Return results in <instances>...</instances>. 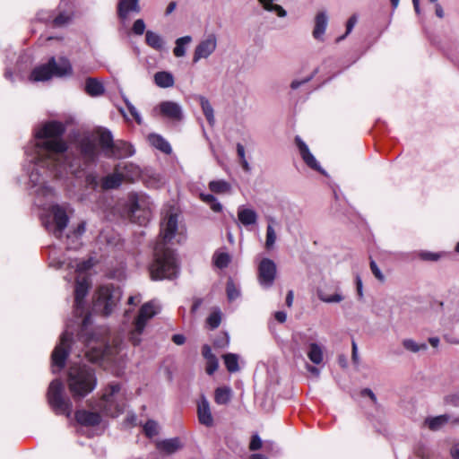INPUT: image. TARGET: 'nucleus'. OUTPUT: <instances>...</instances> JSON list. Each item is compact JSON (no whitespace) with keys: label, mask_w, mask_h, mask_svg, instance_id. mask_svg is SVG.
Returning a JSON list of instances; mask_svg holds the SVG:
<instances>
[{"label":"nucleus","mask_w":459,"mask_h":459,"mask_svg":"<svg viewBox=\"0 0 459 459\" xmlns=\"http://www.w3.org/2000/svg\"><path fill=\"white\" fill-rule=\"evenodd\" d=\"M121 298V291L112 285L101 286L99 288L94 307L100 310L105 316H108Z\"/></svg>","instance_id":"nucleus-10"},{"label":"nucleus","mask_w":459,"mask_h":459,"mask_svg":"<svg viewBox=\"0 0 459 459\" xmlns=\"http://www.w3.org/2000/svg\"><path fill=\"white\" fill-rule=\"evenodd\" d=\"M160 310L159 304L155 300L144 303L139 311V315L134 322V329L130 332L129 339L134 345H138L141 342L140 335L143 333L147 322L157 315Z\"/></svg>","instance_id":"nucleus-7"},{"label":"nucleus","mask_w":459,"mask_h":459,"mask_svg":"<svg viewBox=\"0 0 459 459\" xmlns=\"http://www.w3.org/2000/svg\"><path fill=\"white\" fill-rule=\"evenodd\" d=\"M403 346L405 350L412 352L418 353L420 351H425L428 350V345L425 342L418 343L412 339H404L403 341Z\"/></svg>","instance_id":"nucleus-40"},{"label":"nucleus","mask_w":459,"mask_h":459,"mask_svg":"<svg viewBox=\"0 0 459 459\" xmlns=\"http://www.w3.org/2000/svg\"><path fill=\"white\" fill-rule=\"evenodd\" d=\"M316 71H315L311 75L302 79V80H293L290 83V88L292 90H297L298 88H299L301 85L305 84V83H307L308 82H310L313 77L315 76Z\"/></svg>","instance_id":"nucleus-52"},{"label":"nucleus","mask_w":459,"mask_h":459,"mask_svg":"<svg viewBox=\"0 0 459 459\" xmlns=\"http://www.w3.org/2000/svg\"><path fill=\"white\" fill-rule=\"evenodd\" d=\"M130 12H140L139 0H119L117 4V14L120 19L126 20Z\"/></svg>","instance_id":"nucleus-17"},{"label":"nucleus","mask_w":459,"mask_h":459,"mask_svg":"<svg viewBox=\"0 0 459 459\" xmlns=\"http://www.w3.org/2000/svg\"><path fill=\"white\" fill-rule=\"evenodd\" d=\"M145 41L149 47L155 50L160 51L164 48V40L162 37L152 30L146 31Z\"/></svg>","instance_id":"nucleus-30"},{"label":"nucleus","mask_w":459,"mask_h":459,"mask_svg":"<svg viewBox=\"0 0 459 459\" xmlns=\"http://www.w3.org/2000/svg\"><path fill=\"white\" fill-rule=\"evenodd\" d=\"M238 218L241 224L247 227L256 223L258 215L255 210L240 206L238 209Z\"/></svg>","instance_id":"nucleus-20"},{"label":"nucleus","mask_w":459,"mask_h":459,"mask_svg":"<svg viewBox=\"0 0 459 459\" xmlns=\"http://www.w3.org/2000/svg\"><path fill=\"white\" fill-rule=\"evenodd\" d=\"M221 321V314L220 310L213 311L207 318V324L211 329L217 328Z\"/></svg>","instance_id":"nucleus-46"},{"label":"nucleus","mask_w":459,"mask_h":459,"mask_svg":"<svg viewBox=\"0 0 459 459\" xmlns=\"http://www.w3.org/2000/svg\"><path fill=\"white\" fill-rule=\"evenodd\" d=\"M120 389L119 384L112 383L105 390L98 407L106 415L117 417L124 411V403L117 401Z\"/></svg>","instance_id":"nucleus-8"},{"label":"nucleus","mask_w":459,"mask_h":459,"mask_svg":"<svg viewBox=\"0 0 459 459\" xmlns=\"http://www.w3.org/2000/svg\"><path fill=\"white\" fill-rule=\"evenodd\" d=\"M158 108L163 117L170 120L180 121L183 118L182 107L177 102L162 101L159 104Z\"/></svg>","instance_id":"nucleus-14"},{"label":"nucleus","mask_w":459,"mask_h":459,"mask_svg":"<svg viewBox=\"0 0 459 459\" xmlns=\"http://www.w3.org/2000/svg\"><path fill=\"white\" fill-rule=\"evenodd\" d=\"M65 126L58 121H48L34 131L35 143L28 146L25 153L30 160L28 168L30 187L36 188V204L45 210L42 223L46 230L61 238L69 219L65 210L52 204L55 195L52 187L47 185L48 178H64L69 174L80 177L90 165L97 160L99 151L95 139L84 135L75 143L77 155L69 151L63 134Z\"/></svg>","instance_id":"nucleus-1"},{"label":"nucleus","mask_w":459,"mask_h":459,"mask_svg":"<svg viewBox=\"0 0 459 459\" xmlns=\"http://www.w3.org/2000/svg\"><path fill=\"white\" fill-rule=\"evenodd\" d=\"M307 356L312 363L316 365L321 364L324 360L323 347L316 342L309 343L307 346Z\"/></svg>","instance_id":"nucleus-24"},{"label":"nucleus","mask_w":459,"mask_h":459,"mask_svg":"<svg viewBox=\"0 0 459 459\" xmlns=\"http://www.w3.org/2000/svg\"><path fill=\"white\" fill-rule=\"evenodd\" d=\"M210 207L211 209L215 212H220L221 210H222V205L217 200V198L215 199L214 202H212L211 204H210Z\"/></svg>","instance_id":"nucleus-63"},{"label":"nucleus","mask_w":459,"mask_h":459,"mask_svg":"<svg viewBox=\"0 0 459 459\" xmlns=\"http://www.w3.org/2000/svg\"><path fill=\"white\" fill-rule=\"evenodd\" d=\"M117 168L120 169L124 181H134L140 176V168L135 164L126 162L123 166H117Z\"/></svg>","instance_id":"nucleus-22"},{"label":"nucleus","mask_w":459,"mask_h":459,"mask_svg":"<svg viewBox=\"0 0 459 459\" xmlns=\"http://www.w3.org/2000/svg\"><path fill=\"white\" fill-rule=\"evenodd\" d=\"M192 41V37L187 35L181 38H178L175 41V48L173 49V54L177 57H183L186 55V46L188 45Z\"/></svg>","instance_id":"nucleus-37"},{"label":"nucleus","mask_w":459,"mask_h":459,"mask_svg":"<svg viewBox=\"0 0 459 459\" xmlns=\"http://www.w3.org/2000/svg\"><path fill=\"white\" fill-rule=\"evenodd\" d=\"M276 264L270 258H264L258 264V281L263 288H270L275 280Z\"/></svg>","instance_id":"nucleus-12"},{"label":"nucleus","mask_w":459,"mask_h":459,"mask_svg":"<svg viewBox=\"0 0 459 459\" xmlns=\"http://www.w3.org/2000/svg\"><path fill=\"white\" fill-rule=\"evenodd\" d=\"M64 384L60 379H54L48 390V400L51 408L56 414H64L70 417L72 413V403L65 396Z\"/></svg>","instance_id":"nucleus-6"},{"label":"nucleus","mask_w":459,"mask_h":459,"mask_svg":"<svg viewBox=\"0 0 459 459\" xmlns=\"http://www.w3.org/2000/svg\"><path fill=\"white\" fill-rule=\"evenodd\" d=\"M85 230H86V222L85 221L80 222L78 224L77 228L74 230V232L72 234H68L65 237V245L66 248H68V249L77 248L81 245L79 238H80V237L82 236V234L85 232Z\"/></svg>","instance_id":"nucleus-19"},{"label":"nucleus","mask_w":459,"mask_h":459,"mask_svg":"<svg viewBox=\"0 0 459 459\" xmlns=\"http://www.w3.org/2000/svg\"><path fill=\"white\" fill-rule=\"evenodd\" d=\"M154 82L160 88H169L174 85L175 80L171 73L161 71L154 74Z\"/></svg>","instance_id":"nucleus-29"},{"label":"nucleus","mask_w":459,"mask_h":459,"mask_svg":"<svg viewBox=\"0 0 459 459\" xmlns=\"http://www.w3.org/2000/svg\"><path fill=\"white\" fill-rule=\"evenodd\" d=\"M180 447V441L178 438H170L160 441L157 443V448L167 454H172Z\"/></svg>","instance_id":"nucleus-35"},{"label":"nucleus","mask_w":459,"mask_h":459,"mask_svg":"<svg viewBox=\"0 0 459 459\" xmlns=\"http://www.w3.org/2000/svg\"><path fill=\"white\" fill-rule=\"evenodd\" d=\"M318 299L325 303H340L344 299L341 293H334L333 295H327L323 291H318Z\"/></svg>","instance_id":"nucleus-43"},{"label":"nucleus","mask_w":459,"mask_h":459,"mask_svg":"<svg viewBox=\"0 0 459 459\" xmlns=\"http://www.w3.org/2000/svg\"><path fill=\"white\" fill-rule=\"evenodd\" d=\"M264 10L274 13L278 17L283 18L287 15V12L282 6L274 3V0H257Z\"/></svg>","instance_id":"nucleus-32"},{"label":"nucleus","mask_w":459,"mask_h":459,"mask_svg":"<svg viewBox=\"0 0 459 459\" xmlns=\"http://www.w3.org/2000/svg\"><path fill=\"white\" fill-rule=\"evenodd\" d=\"M93 264L91 258L83 261L74 260L69 264L72 268H75V272L79 273L74 290V315L77 318L82 317L78 341L83 344L84 357L89 361L116 363L121 351V344L114 340L111 345L106 338H99L96 333L88 331L91 316L85 314L84 298L88 293L91 282L89 276L84 273L91 269Z\"/></svg>","instance_id":"nucleus-2"},{"label":"nucleus","mask_w":459,"mask_h":459,"mask_svg":"<svg viewBox=\"0 0 459 459\" xmlns=\"http://www.w3.org/2000/svg\"><path fill=\"white\" fill-rule=\"evenodd\" d=\"M231 398V389L227 386L218 387L215 390L214 400L218 404H227Z\"/></svg>","instance_id":"nucleus-38"},{"label":"nucleus","mask_w":459,"mask_h":459,"mask_svg":"<svg viewBox=\"0 0 459 459\" xmlns=\"http://www.w3.org/2000/svg\"><path fill=\"white\" fill-rule=\"evenodd\" d=\"M196 100H198V101H199L202 111H203L208 124L211 126H213L215 125L214 110H213V108L211 105L209 100L203 95L196 96Z\"/></svg>","instance_id":"nucleus-23"},{"label":"nucleus","mask_w":459,"mask_h":459,"mask_svg":"<svg viewBox=\"0 0 459 459\" xmlns=\"http://www.w3.org/2000/svg\"><path fill=\"white\" fill-rule=\"evenodd\" d=\"M418 256L424 261H437L440 258L439 254L429 251H420L418 253Z\"/></svg>","instance_id":"nucleus-50"},{"label":"nucleus","mask_w":459,"mask_h":459,"mask_svg":"<svg viewBox=\"0 0 459 459\" xmlns=\"http://www.w3.org/2000/svg\"><path fill=\"white\" fill-rule=\"evenodd\" d=\"M203 356L208 360L211 357H215L212 352V349L208 345H204L203 347Z\"/></svg>","instance_id":"nucleus-62"},{"label":"nucleus","mask_w":459,"mask_h":459,"mask_svg":"<svg viewBox=\"0 0 459 459\" xmlns=\"http://www.w3.org/2000/svg\"><path fill=\"white\" fill-rule=\"evenodd\" d=\"M262 446H263V441H262L261 437L257 434L253 435L251 437L250 444H249V449L251 451H256V450L260 449L262 447Z\"/></svg>","instance_id":"nucleus-51"},{"label":"nucleus","mask_w":459,"mask_h":459,"mask_svg":"<svg viewBox=\"0 0 459 459\" xmlns=\"http://www.w3.org/2000/svg\"><path fill=\"white\" fill-rule=\"evenodd\" d=\"M73 74V67L68 58L61 56L58 60L52 56L45 65L35 67L30 74L31 82H45L56 77H67Z\"/></svg>","instance_id":"nucleus-5"},{"label":"nucleus","mask_w":459,"mask_h":459,"mask_svg":"<svg viewBox=\"0 0 459 459\" xmlns=\"http://www.w3.org/2000/svg\"><path fill=\"white\" fill-rule=\"evenodd\" d=\"M226 291L230 301H233L240 296L239 289L235 285L231 279L227 282Z\"/></svg>","instance_id":"nucleus-44"},{"label":"nucleus","mask_w":459,"mask_h":459,"mask_svg":"<svg viewBox=\"0 0 459 459\" xmlns=\"http://www.w3.org/2000/svg\"><path fill=\"white\" fill-rule=\"evenodd\" d=\"M73 332L67 325L60 337V342L55 347L51 355V368L54 374L59 373L65 367L66 359L71 351Z\"/></svg>","instance_id":"nucleus-9"},{"label":"nucleus","mask_w":459,"mask_h":459,"mask_svg":"<svg viewBox=\"0 0 459 459\" xmlns=\"http://www.w3.org/2000/svg\"><path fill=\"white\" fill-rule=\"evenodd\" d=\"M145 30V23L143 20L138 19L136 20L133 24V31L136 35H142L143 34Z\"/></svg>","instance_id":"nucleus-54"},{"label":"nucleus","mask_w":459,"mask_h":459,"mask_svg":"<svg viewBox=\"0 0 459 459\" xmlns=\"http://www.w3.org/2000/svg\"><path fill=\"white\" fill-rule=\"evenodd\" d=\"M307 370L311 373L316 377H318L320 376V370L316 368L315 366H312L310 364H306Z\"/></svg>","instance_id":"nucleus-61"},{"label":"nucleus","mask_w":459,"mask_h":459,"mask_svg":"<svg viewBox=\"0 0 459 459\" xmlns=\"http://www.w3.org/2000/svg\"><path fill=\"white\" fill-rule=\"evenodd\" d=\"M159 427L156 421L154 420H148L143 425V432L148 437H152L158 435Z\"/></svg>","instance_id":"nucleus-45"},{"label":"nucleus","mask_w":459,"mask_h":459,"mask_svg":"<svg viewBox=\"0 0 459 459\" xmlns=\"http://www.w3.org/2000/svg\"><path fill=\"white\" fill-rule=\"evenodd\" d=\"M328 25V15L325 11H321L316 13L314 19V29L312 35L315 39L324 41V35Z\"/></svg>","instance_id":"nucleus-15"},{"label":"nucleus","mask_w":459,"mask_h":459,"mask_svg":"<svg viewBox=\"0 0 459 459\" xmlns=\"http://www.w3.org/2000/svg\"><path fill=\"white\" fill-rule=\"evenodd\" d=\"M275 319L280 323H284L287 319V315L283 311H278L274 315Z\"/></svg>","instance_id":"nucleus-64"},{"label":"nucleus","mask_w":459,"mask_h":459,"mask_svg":"<svg viewBox=\"0 0 459 459\" xmlns=\"http://www.w3.org/2000/svg\"><path fill=\"white\" fill-rule=\"evenodd\" d=\"M112 154L117 158H126L134 153V147L126 142H117L112 150Z\"/></svg>","instance_id":"nucleus-28"},{"label":"nucleus","mask_w":459,"mask_h":459,"mask_svg":"<svg viewBox=\"0 0 459 459\" xmlns=\"http://www.w3.org/2000/svg\"><path fill=\"white\" fill-rule=\"evenodd\" d=\"M370 269L374 276L380 281H385V275L382 273L381 270L377 265L376 262L374 260L370 261Z\"/></svg>","instance_id":"nucleus-53"},{"label":"nucleus","mask_w":459,"mask_h":459,"mask_svg":"<svg viewBox=\"0 0 459 459\" xmlns=\"http://www.w3.org/2000/svg\"><path fill=\"white\" fill-rule=\"evenodd\" d=\"M213 264L220 269L226 268L230 263L231 257L229 253L216 251L212 256Z\"/></svg>","instance_id":"nucleus-39"},{"label":"nucleus","mask_w":459,"mask_h":459,"mask_svg":"<svg viewBox=\"0 0 459 459\" xmlns=\"http://www.w3.org/2000/svg\"><path fill=\"white\" fill-rule=\"evenodd\" d=\"M99 143L103 150L112 152L115 143L110 131L107 129H100L99 132Z\"/></svg>","instance_id":"nucleus-34"},{"label":"nucleus","mask_w":459,"mask_h":459,"mask_svg":"<svg viewBox=\"0 0 459 459\" xmlns=\"http://www.w3.org/2000/svg\"><path fill=\"white\" fill-rule=\"evenodd\" d=\"M218 368V360L216 357H211L207 360L206 372L208 375H212Z\"/></svg>","instance_id":"nucleus-55"},{"label":"nucleus","mask_w":459,"mask_h":459,"mask_svg":"<svg viewBox=\"0 0 459 459\" xmlns=\"http://www.w3.org/2000/svg\"><path fill=\"white\" fill-rule=\"evenodd\" d=\"M141 204L140 202L136 199H132L130 201V213H131V219L134 220L136 218H140V215L138 214L141 212Z\"/></svg>","instance_id":"nucleus-48"},{"label":"nucleus","mask_w":459,"mask_h":459,"mask_svg":"<svg viewBox=\"0 0 459 459\" xmlns=\"http://www.w3.org/2000/svg\"><path fill=\"white\" fill-rule=\"evenodd\" d=\"M144 182L148 187L158 188L163 184V178L159 173L152 172L145 175Z\"/></svg>","instance_id":"nucleus-42"},{"label":"nucleus","mask_w":459,"mask_h":459,"mask_svg":"<svg viewBox=\"0 0 459 459\" xmlns=\"http://www.w3.org/2000/svg\"><path fill=\"white\" fill-rule=\"evenodd\" d=\"M445 403L454 406H459V394L446 395L445 397Z\"/></svg>","instance_id":"nucleus-57"},{"label":"nucleus","mask_w":459,"mask_h":459,"mask_svg":"<svg viewBox=\"0 0 459 459\" xmlns=\"http://www.w3.org/2000/svg\"><path fill=\"white\" fill-rule=\"evenodd\" d=\"M75 418L80 424L84 426H96L101 420V417L98 412L84 410L76 411Z\"/></svg>","instance_id":"nucleus-18"},{"label":"nucleus","mask_w":459,"mask_h":459,"mask_svg":"<svg viewBox=\"0 0 459 459\" xmlns=\"http://www.w3.org/2000/svg\"><path fill=\"white\" fill-rule=\"evenodd\" d=\"M218 39L213 33H210L202 39L195 48L193 63L196 64L202 59H208L217 49Z\"/></svg>","instance_id":"nucleus-11"},{"label":"nucleus","mask_w":459,"mask_h":459,"mask_svg":"<svg viewBox=\"0 0 459 459\" xmlns=\"http://www.w3.org/2000/svg\"><path fill=\"white\" fill-rule=\"evenodd\" d=\"M85 183L88 186L95 189L99 185L97 175L94 173L88 174L85 178Z\"/></svg>","instance_id":"nucleus-56"},{"label":"nucleus","mask_w":459,"mask_h":459,"mask_svg":"<svg viewBox=\"0 0 459 459\" xmlns=\"http://www.w3.org/2000/svg\"><path fill=\"white\" fill-rule=\"evenodd\" d=\"M450 455L453 459H459V443H455L452 446Z\"/></svg>","instance_id":"nucleus-59"},{"label":"nucleus","mask_w":459,"mask_h":459,"mask_svg":"<svg viewBox=\"0 0 459 459\" xmlns=\"http://www.w3.org/2000/svg\"><path fill=\"white\" fill-rule=\"evenodd\" d=\"M178 230V215L169 213L160 223V238L154 247V260L150 265L152 280L172 279L178 273L175 253L167 247Z\"/></svg>","instance_id":"nucleus-3"},{"label":"nucleus","mask_w":459,"mask_h":459,"mask_svg":"<svg viewBox=\"0 0 459 459\" xmlns=\"http://www.w3.org/2000/svg\"><path fill=\"white\" fill-rule=\"evenodd\" d=\"M449 420L450 416L447 414H443L436 417H428L425 420L424 424L430 430L437 431L441 429L446 424H447Z\"/></svg>","instance_id":"nucleus-25"},{"label":"nucleus","mask_w":459,"mask_h":459,"mask_svg":"<svg viewBox=\"0 0 459 459\" xmlns=\"http://www.w3.org/2000/svg\"><path fill=\"white\" fill-rule=\"evenodd\" d=\"M357 22H358V17L356 14H353L349 18V20L347 21V23H346V32L344 35H342L337 39V42H340L342 39H344L346 38V36L351 32V30H353Z\"/></svg>","instance_id":"nucleus-47"},{"label":"nucleus","mask_w":459,"mask_h":459,"mask_svg":"<svg viewBox=\"0 0 459 459\" xmlns=\"http://www.w3.org/2000/svg\"><path fill=\"white\" fill-rule=\"evenodd\" d=\"M124 178L120 173V169L116 168L115 171L102 178L101 187L105 190L114 189L121 185Z\"/></svg>","instance_id":"nucleus-21"},{"label":"nucleus","mask_w":459,"mask_h":459,"mask_svg":"<svg viewBox=\"0 0 459 459\" xmlns=\"http://www.w3.org/2000/svg\"><path fill=\"white\" fill-rule=\"evenodd\" d=\"M85 91L90 96L97 97L104 92V87L95 78H88L85 83Z\"/></svg>","instance_id":"nucleus-33"},{"label":"nucleus","mask_w":459,"mask_h":459,"mask_svg":"<svg viewBox=\"0 0 459 459\" xmlns=\"http://www.w3.org/2000/svg\"><path fill=\"white\" fill-rule=\"evenodd\" d=\"M268 225L266 227V236H265V244L264 247L267 250H270L273 247L277 236L274 230V225L277 224V221L274 218L269 217L267 219Z\"/></svg>","instance_id":"nucleus-27"},{"label":"nucleus","mask_w":459,"mask_h":459,"mask_svg":"<svg viewBox=\"0 0 459 459\" xmlns=\"http://www.w3.org/2000/svg\"><path fill=\"white\" fill-rule=\"evenodd\" d=\"M197 414L199 422L206 427H211L213 424V418L211 412L209 402L205 397H202L198 403Z\"/></svg>","instance_id":"nucleus-16"},{"label":"nucleus","mask_w":459,"mask_h":459,"mask_svg":"<svg viewBox=\"0 0 459 459\" xmlns=\"http://www.w3.org/2000/svg\"><path fill=\"white\" fill-rule=\"evenodd\" d=\"M148 141L151 145L166 154H169L172 152L170 144L160 134H151L148 136Z\"/></svg>","instance_id":"nucleus-26"},{"label":"nucleus","mask_w":459,"mask_h":459,"mask_svg":"<svg viewBox=\"0 0 459 459\" xmlns=\"http://www.w3.org/2000/svg\"><path fill=\"white\" fill-rule=\"evenodd\" d=\"M209 189L215 194H229L231 192V185L226 180H212L209 183Z\"/></svg>","instance_id":"nucleus-36"},{"label":"nucleus","mask_w":459,"mask_h":459,"mask_svg":"<svg viewBox=\"0 0 459 459\" xmlns=\"http://www.w3.org/2000/svg\"><path fill=\"white\" fill-rule=\"evenodd\" d=\"M225 366L229 372L234 373L238 371V356L234 353H228L223 356Z\"/></svg>","instance_id":"nucleus-41"},{"label":"nucleus","mask_w":459,"mask_h":459,"mask_svg":"<svg viewBox=\"0 0 459 459\" xmlns=\"http://www.w3.org/2000/svg\"><path fill=\"white\" fill-rule=\"evenodd\" d=\"M200 198L203 202L208 204L209 205L216 199V197L211 194H201Z\"/></svg>","instance_id":"nucleus-58"},{"label":"nucleus","mask_w":459,"mask_h":459,"mask_svg":"<svg viewBox=\"0 0 459 459\" xmlns=\"http://www.w3.org/2000/svg\"><path fill=\"white\" fill-rule=\"evenodd\" d=\"M361 395L362 396H368L369 397L374 403H376L377 401V397L375 395V394L372 392L371 389L369 388H365L361 391Z\"/></svg>","instance_id":"nucleus-60"},{"label":"nucleus","mask_w":459,"mask_h":459,"mask_svg":"<svg viewBox=\"0 0 459 459\" xmlns=\"http://www.w3.org/2000/svg\"><path fill=\"white\" fill-rule=\"evenodd\" d=\"M71 15L65 12H61L55 17L48 15V17L39 16V19L46 22H52L55 27H62L69 23Z\"/></svg>","instance_id":"nucleus-31"},{"label":"nucleus","mask_w":459,"mask_h":459,"mask_svg":"<svg viewBox=\"0 0 459 459\" xmlns=\"http://www.w3.org/2000/svg\"><path fill=\"white\" fill-rule=\"evenodd\" d=\"M295 143L299 154L307 166L325 175V171L322 169L315 156L310 152L308 146L303 142V140L299 136H296Z\"/></svg>","instance_id":"nucleus-13"},{"label":"nucleus","mask_w":459,"mask_h":459,"mask_svg":"<svg viewBox=\"0 0 459 459\" xmlns=\"http://www.w3.org/2000/svg\"><path fill=\"white\" fill-rule=\"evenodd\" d=\"M67 383L74 399H82L91 393L97 385L94 370L84 363L73 362L68 369Z\"/></svg>","instance_id":"nucleus-4"},{"label":"nucleus","mask_w":459,"mask_h":459,"mask_svg":"<svg viewBox=\"0 0 459 459\" xmlns=\"http://www.w3.org/2000/svg\"><path fill=\"white\" fill-rule=\"evenodd\" d=\"M126 104L127 107L128 111L130 112L131 116L134 118L136 123L138 125H141L143 122L142 117L136 108L127 100H126Z\"/></svg>","instance_id":"nucleus-49"}]
</instances>
